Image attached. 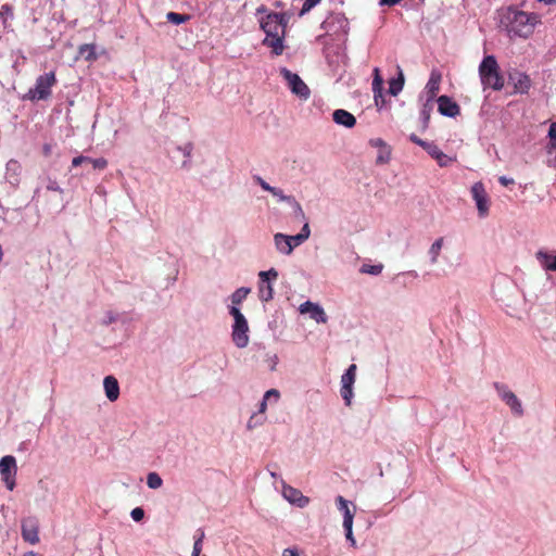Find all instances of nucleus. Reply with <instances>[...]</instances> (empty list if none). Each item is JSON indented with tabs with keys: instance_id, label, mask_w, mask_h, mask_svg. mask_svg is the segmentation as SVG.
Here are the masks:
<instances>
[{
	"instance_id": "nucleus-1",
	"label": "nucleus",
	"mask_w": 556,
	"mask_h": 556,
	"mask_svg": "<svg viewBox=\"0 0 556 556\" xmlns=\"http://www.w3.org/2000/svg\"><path fill=\"white\" fill-rule=\"evenodd\" d=\"M493 294L509 316L520 318V306L523 300L518 287L510 279L507 277L498 279L493 286Z\"/></svg>"
},
{
	"instance_id": "nucleus-2",
	"label": "nucleus",
	"mask_w": 556,
	"mask_h": 556,
	"mask_svg": "<svg viewBox=\"0 0 556 556\" xmlns=\"http://www.w3.org/2000/svg\"><path fill=\"white\" fill-rule=\"evenodd\" d=\"M279 17H281V15H277L276 12H269L258 21L261 29L266 34L263 45L271 48V52L275 55L282 54L285 50L283 40L286 30L282 29Z\"/></svg>"
},
{
	"instance_id": "nucleus-3",
	"label": "nucleus",
	"mask_w": 556,
	"mask_h": 556,
	"mask_svg": "<svg viewBox=\"0 0 556 556\" xmlns=\"http://www.w3.org/2000/svg\"><path fill=\"white\" fill-rule=\"evenodd\" d=\"M535 21L536 16L529 15L523 11L508 9L501 18V25L510 38H527L532 34Z\"/></svg>"
},
{
	"instance_id": "nucleus-4",
	"label": "nucleus",
	"mask_w": 556,
	"mask_h": 556,
	"mask_svg": "<svg viewBox=\"0 0 556 556\" xmlns=\"http://www.w3.org/2000/svg\"><path fill=\"white\" fill-rule=\"evenodd\" d=\"M479 76L483 88L500 91L504 87V77L494 55H486L479 65Z\"/></svg>"
},
{
	"instance_id": "nucleus-5",
	"label": "nucleus",
	"mask_w": 556,
	"mask_h": 556,
	"mask_svg": "<svg viewBox=\"0 0 556 556\" xmlns=\"http://www.w3.org/2000/svg\"><path fill=\"white\" fill-rule=\"evenodd\" d=\"M56 84L54 72L45 73L37 77L35 86L28 90L24 99L30 101L48 100L51 97V88Z\"/></svg>"
},
{
	"instance_id": "nucleus-6",
	"label": "nucleus",
	"mask_w": 556,
	"mask_h": 556,
	"mask_svg": "<svg viewBox=\"0 0 556 556\" xmlns=\"http://www.w3.org/2000/svg\"><path fill=\"white\" fill-rule=\"evenodd\" d=\"M229 314L233 317V325L231 331V338L235 345L239 349H243L249 344V325L241 313V311L237 306H231L229 308Z\"/></svg>"
},
{
	"instance_id": "nucleus-7",
	"label": "nucleus",
	"mask_w": 556,
	"mask_h": 556,
	"mask_svg": "<svg viewBox=\"0 0 556 556\" xmlns=\"http://www.w3.org/2000/svg\"><path fill=\"white\" fill-rule=\"evenodd\" d=\"M280 75L285 78L293 94L301 100H307L309 98L311 90L298 74L292 73L287 67H281Z\"/></svg>"
},
{
	"instance_id": "nucleus-8",
	"label": "nucleus",
	"mask_w": 556,
	"mask_h": 556,
	"mask_svg": "<svg viewBox=\"0 0 556 556\" xmlns=\"http://www.w3.org/2000/svg\"><path fill=\"white\" fill-rule=\"evenodd\" d=\"M493 386L500 399L510 408L511 413L517 417H521L525 412L521 401L517 395L504 383L494 382Z\"/></svg>"
},
{
	"instance_id": "nucleus-9",
	"label": "nucleus",
	"mask_w": 556,
	"mask_h": 556,
	"mask_svg": "<svg viewBox=\"0 0 556 556\" xmlns=\"http://www.w3.org/2000/svg\"><path fill=\"white\" fill-rule=\"evenodd\" d=\"M16 471H17V467H16L15 457H13L11 455H7L0 459V475H1L2 481L4 482L5 486L10 491H12L16 485V483H15Z\"/></svg>"
},
{
	"instance_id": "nucleus-10",
	"label": "nucleus",
	"mask_w": 556,
	"mask_h": 556,
	"mask_svg": "<svg viewBox=\"0 0 556 556\" xmlns=\"http://www.w3.org/2000/svg\"><path fill=\"white\" fill-rule=\"evenodd\" d=\"M471 195L476 202L478 214L480 217H485L489 214L490 200L485 191L484 185L477 181L471 187Z\"/></svg>"
},
{
	"instance_id": "nucleus-11",
	"label": "nucleus",
	"mask_w": 556,
	"mask_h": 556,
	"mask_svg": "<svg viewBox=\"0 0 556 556\" xmlns=\"http://www.w3.org/2000/svg\"><path fill=\"white\" fill-rule=\"evenodd\" d=\"M39 525L35 517H27L22 520V536L24 541L30 544L39 542Z\"/></svg>"
},
{
	"instance_id": "nucleus-12",
	"label": "nucleus",
	"mask_w": 556,
	"mask_h": 556,
	"mask_svg": "<svg viewBox=\"0 0 556 556\" xmlns=\"http://www.w3.org/2000/svg\"><path fill=\"white\" fill-rule=\"evenodd\" d=\"M508 80L514 85L515 92L527 93L531 87L530 77L522 72L514 70L508 75Z\"/></svg>"
},
{
	"instance_id": "nucleus-13",
	"label": "nucleus",
	"mask_w": 556,
	"mask_h": 556,
	"mask_svg": "<svg viewBox=\"0 0 556 556\" xmlns=\"http://www.w3.org/2000/svg\"><path fill=\"white\" fill-rule=\"evenodd\" d=\"M300 312L302 314L308 313L309 317L318 324H326L328 320L324 308L319 304L313 303L311 301H305L302 303L300 305Z\"/></svg>"
},
{
	"instance_id": "nucleus-14",
	"label": "nucleus",
	"mask_w": 556,
	"mask_h": 556,
	"mask_svg": "<svg viewBox=\"0 0 556 556\" xmlns=\"http://www.w3.org/2000/svg\"><path fill=\"white\" fill-rule=\"evenodd\" d=\"M438 111L446 117H456L460 113L459 105L447 96L438 98Z\"/></svg>"
},
{
	"instance_id": "nucleus-15",
	"label": "nucleus",
	"mask_w": 556,
	"mask_h": 556,
	"mask_svg": "<svg viewBox=\"0 0 556 556\" xmlns=\"http://www.w3.org/2000/svg\"><path fill=\"white\" fill-rule=\"evenodd\" d=\"M282 495L290 504L300 508L305 507L309 502L308 497L304 496L300 490L287 484H283Z\"/></svg>"
},
{
	"instance_id": "nucleus-16",
	"label": "nucleus",
	"mask_w": 556,
	"mask_h": 556,
	"mask_svg": "<svg viewBox=\"0 0 556 556\" xmlns=\"http://www.w3.org/2000/svg\"><path fill=\"white\" fill-rule=\"evenodd\" d=\"M535 257L543 269L548 271H556V250H539Z\"/></svg>"
},
{
	"instance_id": "nucleus-17",
	"label": "nucleus",
	"mask_w": 556,
	"mask_h": 556,
	"mask_svg": "<svg viewBox=\"0 0 556 556\" xmlns=\"http://www.w3.org/2000/svg\"><path fill=\"white\" fill-rule=\"evenodd\" d=\"M426 151L428 152V154L431 157H433L438 162L439 166H441V167H447V166H450L455 161L453 157H451L447 154L443 153L439 149V147L435 143H433V142H431L427 147Z\"/></svg>"
},
{
	"instance_id": "nucleus-18",
	"label": "nucleus",
	"mask_w": 556,
	"mask_h": 556,
	"mask_svg": "<svg viewBox=\"0 0 556 556\" xmlns=\"http://www.w3.org/2000/svg\"><path fill=\"white\" fill-rule=\"evenodd\" d=\"M332 118L336 124L344 126L346 128H352L356 124L355 116L343 109L336 110L332 113Z\"/></svg>"
},
{
	"instance_id": "nucleus-19",
	"label": "nucleus",
	"mask_w": 556,
	"mask_h": 556,
	"mask_svg": "<svg viewBox=\"0 0 556 556\" xmlns=\"http://www.w3.org/2000/svg\"><path fill=\"white\" fill-rule=\"evenodd\" d=\"M441 79H442V75L439 71L437 70H433L430 74V77H429V80L426 85V91L428 93V99L429 101H433L437 93L439 92V89H440V83H441Z\"/></svg>"
},
{
	"instance_id": "nucleus-20",
	"label": "nucleus",
	"mask_w": 556,
	"mask_h": 556,
	"mask_svg": "<svg viewBox=\"0 0 556 556\" xmlns=\"http://www.w3.org/2000/svg\"><path fill=\"white\" fill-rule=\"evenodd\" d=\"M105 395L109 401L115 402L119 396V384L115 377L106 376L103 380Z\"/></svg>"
},
{
	"instance_id": "nucleus-21",
	"label": "nucleus",
	"mask_w": 556,
	"mask_h": 556,
	"mask_svg": "<svg viewBox=\"0 0 556 556\" xmlns=\"http://www.w3.org/2000/svg\"><path fill=\"white\" fill-rule=\"evenodd\" d=\"M338 24L340 29L343 31L344 35L349 31V21L346 17L342 14L333 15L332 17L324 21L320 25L323 29H325L327 33H329L332 29V25Z\"/></svg>"
},
{
	"instance_id": "nucleus-22",
	"label": "nucleus",
	"mask_w": 556,
	"mask_h": 556,
	"mask_svg": "<svg viewBox=\"0 0 556 556\" xmlns=\"http://www.w3.org/2000/svg\"><path fill=\"white\" fill-rule=\"evenodd\" d=\"M336 501H337L338 509L340 511H342V514H343V526L346 525V527H348L350 525H353L355 507H353V509H351L349 507L350 502L346 501L341 495H339Z\"/></svg>"
},
{
	"instance_id": "nucleus-23",
	"label": "nucleus",
	"mask_w": 556,
	"mask_h": 556,
	"mask_svg": "<svg viewBox=\"0 0 556 556\" xmlns=\"http://www.w3.org/2000/svg\"><path fill=\"white\" fill-rule=\"evenodd\" d=\"M274 242H275V247L276 249L285 254V255H289L292 253L293 251V244H290V241L288 239V236L287 235H283V233H276L274 236Z\"/></svg>"
},
{
	"instance_id": "nucleus-24",
	"label": "nucleus",
	"mask_w": 556,
	"mask_h": 556,
	"mask_svg": "<svg viewBox=\"0 0 556 556\" xmlns=\"http://www.w3.org/2000/svg\"><path fill=\"white\" fill-rule=\"evenodd\" d=\"M176 150L181 152V154L185 157V160L181 163V168L186 169V170H189L191 168V165H192L191 157H192V152H193V143L192 142H187L184 146H178L176 148Z\"/></svg>"
},
{
	"instance_id": "nucleus-25",
	"label": "nucleus",
	"mask_w": 556,
	"mask_h": 556,
	"mask_svg": "<svg viewBox=\"0 0 556 556\" xmlns=\"http://www.w3.org/2000/svg\"><path fill=\"white\" fill-rule=\"evenodd\" d=\"M258 296L262 302H269L274 298V289L271 283L260 280Z\"/></svg>"
},
{
	"instance_id": "nucleus-26",
	"label": "nucleus",
	"mask_w": 556,
	"mask_h": 556,
	"mask_svg": "<svg viewBox=\"0 0 556 556\" xmlns=\"http://www.w3.org/2000/svg\"><path fill=\"white\" fill-rule=\"evenodd\" d=\"M404 81H405V79H404L403 72L400 70L399 76L395 78H392L389 81V93L392 96H397L404 87Z\"/></svg>"
},
{
	"instance_id": "nucleus-27",
	"label": "nucleus",
	"mask_w": 556,
	"mask_h": 556,
	"mask_svg": "<svg viewBox=\"0 0 556 556\" xmlns=\"http://www.w3.org/2000/svg\"><path fill=\"white\" fill-rule=\"evenodd\" d=\"M443 244H444V239L442 237L434 240V242L431 244L428 253L430 256V263L432 265L438 263L439 255L441 253Z\"/></svg>"
},
{
	"instance_id": "nucleus-28",
	"label": "nucleus",
	"mask_w": 556,
	"mask_h": 556,
	"mask_svg": "<svg viewBox=\"0 0 556 556\" xmlns=\"http://www.w3.org/2000/svg\"><path fill=\"white\" fill-rule=\"evenodd\" d=\"M250 292H251L250 288L241 287V288L237 289L230 296L231 303L233 304L232 306H236V305H239L240 303H242L247 299V296Z\"/></svg>"
},
{
	"instance_id": "nucleus-29",
	"label": "nucleus",
	"mask_w": 556,
	"mask_h": 556,
	"mask_svg": "<svg viewBox=\"0 0 556 556\" xmlns=\"http://www.w3.org/2000/svg\"><path fill=\"white\" fill-rule=\"evenodd\" d=\"M356 377V365L352 364L341 377V384L353 386Z\"/></svg>"
},
{
	"instance_id": "nucleus-30",
	"label": "nucleus",
	"mask_w": 556,
	"mask_h": 556,
	"mask_svg": "<svg viewBox=\"0 0 556 556\" xmlns=\"http://www.w3.org/2000/svg\"><path fill=\"white\" fill-rule=\"evenodd\" d=\"M79 55L87 61L94 60L96 55V47L93 45L85 43L79 47Z\"/></svg>"
},
{
	"instance_id": "nucleus-31",
	"label": "nucleus",
	"mask_w": 556,
	"mask_h": 556,
	"mask_svg": "<svg viewBox=\"0 0 556 556\" xmlns=\"http://www.w3.org/2000/svg\"><path fill=\"white\" fill-rule=\"evenodd\" d=\"M391 160V147L388 144L378 149V154L376 157V164L382 165L389 163Z\"/></svg>"
},
{
	"instance_id": "nucleus-32",
	"label": "nucleus",
	"mask_w": 556,
	"mask_h": 556,
	"mask_svg": "<svg viewBox=\"0 0 556 556\" xmlns=\"http://www.w3.org/2000/svg\"><path fill=\"white\" fill-rule=\"evenodd\" d=\"M265 421H266V416H263L262 414H258L255 412L250 416V418L247 422V429L253 430L254 428L262 426Z\"/></svg>"
},
{
	"instance_id": "nucleus-33",
	"label": "nucleus",
	"mask_w": 556,
	"mask_h": 556,
	"mask_svg": "<svg viewBox=\"0 0 556 556\" xmlns=\"http://www.w3.org/2000/svg\"><path fill=\"white\" fill-rule=\"evenodd\" d=\"M147 484L150 489H159L163 484V480L157 472H149L147 476Z\"/></svg>"
},
{
	"instance_id": "nucleus-34",
	"label": "nucleus",
	"mask_w": 556,
	"mask_h": 556,
	"mask_svg": "<svg viewBox=\"0 0 556 556\" xmlns=\"http://www.w3.org/2000/svg\"><path fill=\"white\" fill-rule=\"evenodd\" d=\"M379 91H383V79L380 75L379 68L376 67L374 70L372 92L379 93Z\"/></svg>"
},
{
	"instance_id": "nucleus-35",
	"label": "nucleus",
	"mask_w": 556,
	"mask_h": 556,
	"mask_svg": "<svg viewBox=\"0 0 556 556\" xmlns=\"http://www.w3.org/2000/svg\"><path fill=\"white\" fill-rule=\"evenodd\" d=\"M20 170H21V165L17 161L10 160L7 163V173H8L10 180L13 178V176H15L14 180L16 181L17 180L16 176L18 175Z\"/></svg>"
},
{
	"instance_id": "nucleus-36",
	"label": "nucleus",
	"mask_w": 556,
	"mask_h": 556,
	"mask_svg": "<svg viewBox=\"0 0 556 556\" xmlns=\"http://www.w3.org/2000/svg\"><path fill=\"white\" fill-rule=\"evenodd\" d=\"M166 18L168 22L175 24V25H179V24H182L185 22H187L190 16L187 15V14H179V13H176V12H168L167 15H166Z\"/></svg>"
},
{
	"instance_id": "nucleus-37",
	"label": "nucleus",
	"mask_w": 556,
	"mask_h": 556,
	"mask_svg": "<svg viewBox=\"0 0 556 556\" xmlns=\"http://www.w3.org/2000/svg\"><path fill=\"white\" fill-rule=\"evenodd\" d=\"M258 278L263 282H269L271 280H276L278 278V271L275 268H270L268 270H262L258 273Z\"/></svg>"
},
{
	"instance_id": "nucleus-38",
	"label": "nucleus",
	"mask_w": 556,
	"mask_h": 556,
	"mask_svg": "<svg viewBox=\"0 0 556 556\" xmlns=\"http://www.w3.org/2000/svg\"><path fill=\"white\" fill-rule=\"evenodd\" d=\"M383 269V265L382 264H378V265H368V264H364L362 265L359 271L362 274H369V275H379Z\"/></svg>"
},
{
	"instance_id": "nucleus-39",
	"label": "nucleus",
	"mask_w": 556,
	"mask_h": 556,
	"mask_svg": "<svg viewBox=\"0 0 556 556\" xmlns=\"http://www.w3.org/2000/svg\"><path fill=\"white\" fill-rule=\"evenodd\" d=\"M289 205H291V207L293 208V214L295 218L301 220L306 219L304 211L295 198H293L292 201L289 202Z\"/></svg>"
},
{
	"instance_id": "nucleus-40",
	"label": "nucleus",
	"mask_w": 556,
	"mask_h": 556,
	"mask_svg": "<svg viewBox=\"0 0 556 556\" xmlns=\"http://www.w3.org/2000/svg\"><path fill=\"white\" fill-rule=\"evenodd\" d=\"M432 102L433 101L427 100L426 103L424 104L422 109H421V112H420V115H421V118H422L425 127H427V125L429 123V119H430V113H431L432 106H433Z\"/></svg>"
},
{
	"instance_id": "nucleus-41",
	"label": "nucleus",
	"mask_w": 556,
	"mask_h": 556,
	"mask_svg": "<svg viewBox=\"0 0 556 556\" xmlns=\"http://www.w3.org/2000/svg\"><path fill=\"white\" fill-rule=\"evenodd\" d=\"M340 393H341L342 399L345 402V405L350 406L351 405V401H352V396H353V386L341 384Z\"/></svg>"
},
{
	"instance_id": "nucleus-42",
	"label": "nucleus",
	"mask_w": 556,
	"mask_h": 556,
	"mask_svg": "<svg viewBox=\"0 0 556 556\" xmlns=\"http://www.w3.org/2000/svg\"><path fill=\"white\" fill-rule=\"evenodd\" d=\"M321 0H305L302 9L299 12V16L302 17L307 14L313 8L320 3Z\"/></svg>"
},
{
	"instance_id": "nucleus-43",
	"label": "nucleus",
	"mask_w": 556,
	"mask_h": 556,
	"mask_svg": "<svg viewBox=\"0 0 556 556\" xmlns=\"http://www.w3.org/2000/svg\"><path fill=\"white\" fill-rule=\"evenodd\" d=\"M270 193L278 199V201L287 202L289 204L290 201L294 198L293 195H287L280 188L273 187Z\"/></svg>"
},
{
	"instance_id": "nucleus-44",
	"label": "nucleus",
	"mask_w": 556,
	"mask_h": 556,
	"mask_svg": "<svg viewBox=\"0 0 556 556\" xmlns=\"http://www.w3.org/2000/svg\"><path fill=\"white\" fill-rule=\"evenodd\" d=\"M91 162V157L85 155H78L72 160V167H78L81 165L89 166Z\"/></svg>"
},
{
	"instance_id": "nucleus-45",
	"label": "nucleus",
	"mask_w": 556,
	"mask_h": 556,
	"mask_svg": "<svg viewBox=\"0 0 556 556\" xmlns=\"http://www.w3.org/2000/svg\"><path fill=\"white\" fill-rule=\"evenodd\" d=\"M89 164L93 169L102 170L108 166V161L104 157L91 159Z\"/></svg>"
},
{
	"instance_id": "nucleus-46",
	"label": "nucleus",
	"mask_w": 556,
	"mask_h": 556,
	"mask_svg": "<svg viewBox=\"0 0 556 556\" xmlns=\"http://www.w3.org/2000/svg\"><path fill=\"white\" fill-rule=\"evenodd\" d=\"M130 517L135 521H141L144 517V510L141 507H136L130 511Z\"/></svg>"
},
{
	"instance_id": "nucleus-47",
	"label": "nucleus",
	"mask_w": 556,
	"mask_h": 556,
	"mask_svg": "<svg viewBox=\"0 0 556 556\" xmlns=\"http://www.w3.org/2000/svg\"><path fill=\"white\" fill-rule=\"evenodd\" d=\"M254 181L265 191L270 192L273 189V186H270L268 182H266L261 176H254Z\"/></svg>"
},
{
	"instance_id": "nucleus-48",
	"label": "nucleus",
	"mask_w": 556,
	"mask_h": 556,
	"mask_svg": "<svg viewBox=\"0 0 556 556\" xmlns=\"http://www.w3.org/2000/svg\"><path fill=\"white\" fill-rule=\"evenodd\" d=\"M263 397H265V401H269L271 397H274L275 401H278L280 397V393L277 389H270L265 392Z\"/></svg>"
},
{
	"instance_id": "nucleus-49",
	"label": "nucleus",
	"mask_w": 556,
	"mask_h": 556,
	"mask_svg": "<svg viewBox=\"0 0 556 556\" xmlns=\"http://www.w3.org/2000/svg\"><path fill=\"white\" fill-rule=\"evenodd\" d=\"M409 140L418 146H420L421 148H424L425 150L427 149V147L431 143V142H427L422 139H420L418 136H416L415 134H412L409 136Z\"/></svg>"
},
{
	"instance_id": "nucleus-50",
	"label": "nucleus",
	"mask_w": 556,
	"mask_h": 556,
	"mask_svg": "<svg viewBox=\"0 0 556 556\" xmlns=\"http://www.w3.org/2000/svg\"><path fill=\"white\" fill-rule=\"evenodd\" d=\"M288 239L290 244H293V248L302 244L305 241V239L300 233L295 236H288Z\"/></svg>"
},
{
	"instance_id": "nucleus-51",
	"label": "nucleus",
	"mask_w": 556,
	"mask_h": 556,
	"mask_svg": "<svg viewBox=\"0 0 556 556\" xmlns=\"http://www.w3.org/2000/svg\"><path fill=\"white\" fill-rule=\"evenodd\" d=\"M369 144L374 148L380 149L382 147L388 146V143L381 138H372L369 140Z\"/></svg>"
},
{
	"instance_id": "nucleus-52",
	"label": "nucleus",
	"mask_w": 556,
	"mask_h": 556,
	"mask_svg": "<svg viewBox=\"0 0 556 556\" xmlns=\"http://www.w3.org/2000/svg\"><path fill=\"white\" fill-rule=\"evenodd\" d=\"M374 100L376 106H378L379 109L382 108L384 104L383 91H379V93H374Z\"/></svg>"
},
{
	"instance_id": "nucleus-53",
	"label": "nucleus",
	"mask_w": 556,
	"mask_h": 556,
	"mask_svg": "<svg viewBox=\"0 0 556 556\" xmlns=\"http://www.w3.org/2000/svg\"><path fill=\"white\" fill-rule=\"evenodd\" d=\"M352 527H353V525H350L348 527H346V525L343 526V528L345 530V538H346V540L350 541L352 545H355V539L353 536Z\"/></svg>"
},
{
	"instance_id": "nucleus-54",
	"label": "nucleus",
	"mask_w": 556,
	"mask_h": 556,
	"mask_svg": "<svg viewBox=\"0 0 556 556\" xmlns=\"http://www.w3.org/2000/svg\"><path fill=\"white\" fill-rule=\"evenodd\" d=\"M202 551L201 538H194L192 556H199Z\"/></svg>"
},
{
	"instance_id": "nucleus-55",
	"label": "nucleus",
	"mask_w": 556,
	"mask_h": 556,
	"mask_svg": "<svg viewBox=\"0 0 556 556\" xmlns=\"http://www.w3.org/2000/svg\"><path fill=\"white\" fill-rule=\"evenodd\" d=\"M116 320H117L116 315H114L112 312H108L106 315H105V318L102 321V324L108 326V325H111V324L115 323Z\"/></svg>"
},
{
	"instance_id": "nucleus-56",
	"label": "nucleus",
	"mask_w": 556,
	"mask_h": 556,
	"mask_svg": "<svg viewBox=\"0 0 556 556\" xmlns=\"http://www.w3.org/2000/svg\"><path fill=\"white\" fill-rule=\"evenodd\" d=\"M277 15H281V17H279V22H281L282 29L286 30V27L290 20V14L282 12V13H277Z\"/></svg>"
},
{
	"instance_id": "nucleus-57",
	"label": "nucleus",
	"mask_w": 556,
	"mask_h": 556,
	"mask_svg": "<svg viewBox=\"0 0 556 556\" xmlns=\"http://www.w3.org/2000/svg\"><path fill=\"white\" fill-rule=\"evenodd\" d=\"M299 233L305 239V241L309 238L311 229H309V225L307 222L304 223V225Z\"/></svg>"
},
{
	"instance_id": "nucleus-58",
	"label": "nucleus",
	"mask_w": 556,
	"mask_h": 556,
	"mask_svg": "<svg viewBox=\"0 0 556 556\" xmlns=\"http://www.w3.org/2000/svg\"><path fill=\"white\" fill-rule=\"evenodd\" d=\"M267 402L268 401H265V397H263L262 401L258 404V409H257L256 413L262 414L263 416H266L265 413H266V409H267Z\"/></svg>"
},
{
	"instance_id": "nucleus-59",
	"label": "nucleus",
	"mask_w": 556,
	"mask_h": 556,
	"mask_svg": "<svg viewBox=\"0 0 556 556\" xmlns=\"http://www.w3.org/2000/svg\"><path fill=\"white\" fill-rule=\"evenodd\" d=\"M18 53V58L15 60L14 64H13V67L16 70L17 66L21 64V63H24L26 61V56L24 55L23 51L18 50L17 51Z\"/></svg>"
},
{
	"instance_id": "nucleus-60",
	"label": "nucleus",
	"mask_w": 556,
	"mask_h": 556,
	"mask_svg": "<svg viewBox=\"0 0 556 556\" xmlns=\"http://www.w3.org/2000/svg\"><path fill=\"white\" fill-rule=\"evenodd\" d=\"M498 182L502 185V186H509V185H513L515 181L513 178H508L506 176H501L498 178Z\"/></svg>"
},
{
	"instance_id": "nucleus-61",
	"label": "nucleus",
	"mask_w": 556,
	"mask_h": 556,
	"mask_svg": "<svg viewBox=\"0 0 556 556\" xmlns=\"http://www.w3.org/2000/svg\"><path fill=\"white\" fill-rule=\"evenodd\" d=\"M548 138L549 140L556 141V123H552L548 129Z\"/></svg>"
},
{
	"instance_id": "nucleus-62",
	"label": "nucleus",
	"mask_w": 556,
	"mask_h": 556,
	"mask_svg": "<svg viewBox=\"0 0 556 556\" xmlns=\"http://www.w3.org/2000/svg\"><path fill=\"white\" fill-rule=\"evenodd\" d=\"M401 0H379V4L380 5H388V7H392V5H395L400 2Z\"/></svg>"
},
{
	"instance_id": "nucleus-63",
	"label": "nucleus",
	"mask_w": 556,
	"mask_h": 556,
	"mask_svg": "<svg viewBox=\"0 0 556 556\" xmlns=\"http://www.w3.org/2000/svg\"><path fill=\"white\" fill-rule=\"evenodd\" d=\"M282 556H300L298 551L294 548H286L282 553Z\"/></svg>"
},
{
	"instance_id": "nucleus-64",
	"label": "nucleus",
	"mask_w": 556,
	"mask_h": 556,
	"mask_svg": "<svg viewBox=\"0 0 556 556\" xmlns=\"http://www.w3.org/2000/svg\"><path fill=\"white\" fill-rule=\"evenodd\" d=\"M48 190H52V191H62V189L59 187L58 182L56 181H51L49 185H48Z\"/></svg>"
}]
</instances>
